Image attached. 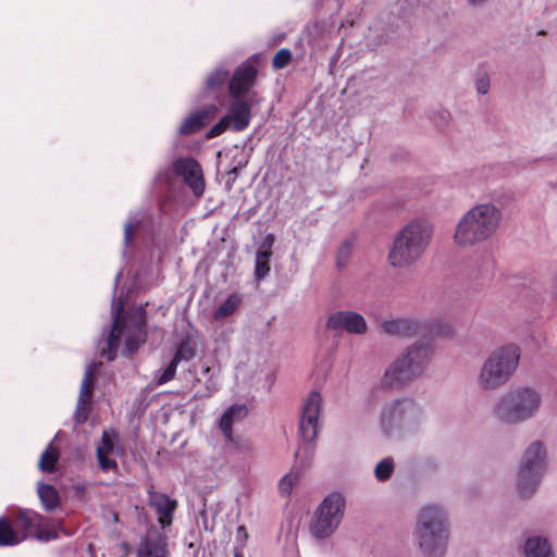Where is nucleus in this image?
<instances>
[{
	"mask_svg": "<svg viewBox=\"0 0 557 557\" xmlns=\"http://www.w3.org/2000/svg\"><path fill=\"white\" fill-rule=\"evenodd\" d=\"M116 434L113 431H104L97 447L98 463L102 470H110L116 467L114 460L109 458L114 450Z\"/></svg>",
	"mask_w": 557,
	"mask_h": 557,
	"instance_id": "4be33fe9",
	"label": "nucleus"
},
{
	"mask_svg": "<svg viewBox=\"0 0 557 557\" xmlns=\"http://www.w3.org/2000/svg\"><path fill=\"white\" fill-rule=\"evenodd\" d=\"M136 230H137V222L136 223L128 222V223L125 224V226H124V240L126 243L131 242L132 236L136 232Z\"/></svg>",
	"mask_w": 557,
	"mask_h": 557,
	"instance_id": "4c0bfd02",
	"label": "nucleus"
},
{
	"mask_svg": "<svg viewBox=\"0 0 557 557\" xmlns=\"http://www.w3.org/2000/svg\"><path fill=\"white\" fill-rule=\"evenodd\" d=\"M257 71L251 65L239 67L230 82L227 113L208 132V137H219L227 131L245 129L251 119L252 109L261 102L256 91H250L256 81Z\"/></svg>",
	"mask_w": 557,
	"mask_h": 557,
	"instance_id": "f257e3e1",
	"label": "nucleus"
},
{
	"mask_svg": "<svg viewBox=\"0 0 557 557\" xmlns=\"http://www.w3.org/2000/svg\"><path fill=\"white\" fill-rule=\"evenodd\" d=\"M171 552L168 545L165 532H160L151 527L141 539L136 557H170Z\"/></svg>",
	"mask_w": 557,
	"mask_h": 557,
	"instance_id": "dca6fc26",
	"label": "nucleus"
},
{
	"mask_svg": "<svg viewBox=\"0 0 557 557\" xmlns=\"http://www.w3.org/2000/svg\"><path fill=\"white\" fill-rule=\"evenodd\" d=\"M13 515L20 528L18 531L25 533L26 537L33 535L37 540L45 542L58 537L55 524L38 512L30 509L17 508L13 511Z\"/></svg>",
	"mask_w": 557,
	"mask_h": 557,
	"instance_id": "f8f14e48",
	"label": "nucleus"
},
{
	"mask_svg": "<svg viewBox=\"0 0 557 557\" xmlns=\"http://www.w3.org/2000/svg\"><path fill=\"white\" fill-rule=\"evenodd\" d=\"M434 355L433 345L418 341L403 350L384 371L380 384L384 388L401 387L421 377Z\"/></svg>",
	"mask_w": 557,
	"mask_h": 557,
	"instance_id": "423d86ee",
	"label": "nucleus"
},
{
	"mask_svg": "<svg viewBox=\"0 0 557 557\" xmlns=\"http://www.w3.org/2000/svg\"><path fill=\"white\" fill-rule=\"evenodd\" d=\"M247 414L248 409L245 405H233L223 412L219 421V429L225 442H234L233 425L243 421Z\"/></svg>",
	"mask_w": 557,
	"mask_h": 557,
	"instance_id": "aec40b11",
	"label": "nucleus"
},
{
	"mask_svg": "<svg viewBox=\"0 0 557 557\" xmlns=\"http://www.w3.org/2000/svg\"><path fill=\"white\" fill-rule=\"evenodd\" d=\"M273 243L274 236L272 234H269L265 237V240L262 244L261 249L257 252L255 274L258 280L265 277L270 272L269 261L272 256L271 248Z\"/></svg>",
	"mask_w": 557,
	"mask_h": 557,
	"instance_id": "5701e85b",
	"label": "nucleus"
},
{
	"mask_svg": "<svg viewBox=\"0 0 557 557\" xmlns=\"http://www.w3.org/2000/svg\"><path fill=\"white\" fill-rule=\"evenodd\" d=\"M524 549L528 557H554L550 544L542 536L530 537Z\"/></svg>",
	"mask_w": 557,
	"mask_h": 557,
	"instance_id": "393cba45",
	"label": "nucleus"
},
{
	"mask_svg": "<svg viewBox=\"0 0 557 557\" xmlns=\"http://www.w3.org/2000/svg\"><path fill=\"white\" fill-rule=\"evenodd\" d=\"M292 58L290 51L288 49L278 50L273 58V66L275 69H283L287 65Z\"/></svg>",
	"mask_w": 557,
	"mask_h": 557,
	"instance_id": "f704fd0d",
	"label": "nucleus"
},
{
	"mask_svg": "<svg viewBox=\"0 0 557 557\" xmlns=\"http://www.w3.org/2000/svg\"><path fill=\"white\" fill-rule=\"evenodd\" d=\"M490 78L486 74L480 75L475 81V89L480 95H486L490 90Z\"/></svg>",
	"mask_w": 557,
	"mask_h": 557,
	"instance_id": "e433bc0d",
	"label": "nucleus"
},
{
	"mask_svg": "<svg viewBox=\"0 0 557 557\" xmlns=\"http://www.w3.org/2000/svg\"><path fill=\"white\" fill-rule=\"evenodd\" d=\"M202 374L207 376L206 389L197 392L196 396L200 398H206L210 397L213 393H215L219 389V384L214 379L215 371L212 370L210 366L203 364Z\"/></svg>",
	"mask_w": 557,
	"mask_h": 557,
	"instance_id": "c85d7f7f",
	"label": "nucleus"
},
{
	"mask_svg": "<svg viewBox=\"0 0 557 557\" xmlns=\"http://www.w3.org/2000/svg\"><path fill=\"white\" fill-rule=\"evenodd\" d=\"M394 472V460L391 457L382 459L374 468V475L379 481L388 480Z\"/></svg>",
	"mask_w": 557,
	"mask_h": 557,
	"instance_id": "7c9ffc66",
	"label": "nucleus"
},
{
	"mask_svg": "<svg viewBox=\"0 0 557 557\" xmlns=\"http://www.w3.org/2000/svg\"><path fill=\"white\" fill-rule=\"evenodd\" d=\"M422 408L412 398L401 397L386 403L381 411L380 425L386 435L411 434L421 425Z\"/></svg>",
	"mask_w": 557,
	"mask_h": 557,
	"instance_id": "6e6552de",
	"label": "nucleus"
},
{
	"mask_svg": "<svg viewBox=\"0 0 557 557\" xmlns=\"http://www.w3.org/2000/svg\"><path fill=\"white\" fill-rule=\"evenodd\" d=\"M234 149L237 150V149H243V148L239 147V145H234Z\"/></svg>",
	"mask_w": 557,
	"mask_h": 557,
	"instance_id": "c03bdc74",
	"label": "nucleus"
},
{
	"mask_svg": "<svg viewBox=\"0 0 557 557\" xmlns=\"http://www.w3.org/2000/svg\"><path fill=\"white\" fill-rule=\"evenodd\" d=\"M218 112L215 104L206 106L199 110L190 112L181 123L178 134L189 136L201 131L209 121L214 119Z\"/></svg>",
	"mask_w": 557,
	"mask_h": 557,
	"instance_id": "f3484780",
	"label": "nucleus"
},
{
	"mask_svg": "<svg viewBox=\"0 0 557 557\" xmlns=\"http://www.w3.org/2000/svg\"><path fill=\"white\" fill-rule=\"evenodd\" d=\"M349 245L348 244H345L341 250H339V255L341 256H344V257H347L349 255Z\"/></svg>",
	"mask_w": 557,
	"mask_h": 557,
	"instance_id": "a19ab883",
	"label": "nucleus"
},
{
	"mask_svg": "<svg viewBox=\"0 0 557 557\" xmlns=\"http://www.w3.org/2000/svg\"><path fill=\"white\" fill-rule=\"evenodd\" d=\"M240 302L237 295L233 294L228 296L214 311L213 318L215 320H223L236 311Z\"/></svg>",
	"mask_w": 557,
	"mask_h": 557,
	"instance_id": "bb28decb",
	"label": "nucleus"
},
{
	"mask_svg": "<svg viewBox=\"0 0 557 557\" xmlns=\"http://www.w3.org/2000/svg\"><path fill=\"white\" fill-rule=\"evenodd\" d=\"M237 536L239 539H242L243 541H245L247 537H248V534H247V531H246V528L240 525L237 528Z\"/></svg>",
	"mask_w": 557,
	"mask_h": 557,
	"instance_id": "ea45409f",
	"label": "nucleus"
},
{
	"mask_svg": "<svg viewBox=\"0 0 557 557\" xmlns=\"http://www.w3.org/2000/svg\"><path fill=\"white\" fill-rule=\"evenodd\" d=\"M177 363L176 360H172L169 366L156 376L157 383L159 385L165 384L171 381L176 373Z\"/></svg>",
	"mask_w": 557,
	"mask_h": 557,
	"instance_id": "473e14b6",
	"label": "nucleus"
},
{
	"mask_svg": "<svg viewBox=\"0 0 557 557\" xmlns=\"http://www.w3.org/2000/svg\"><path fill=\"white\" fill-rule=\"evenodd\" d=\"M520 348L507 343L494 348L482 362L475 384L482 392L496 391L506 385L518 369Z\"/></svg>",
	"mask_w": 557,
	"mask_h": 557,
	"instance_id": "0eeeda50",
	"label": "nucleus"
},
{
	"mask_svg": "<svg viewBox=\"0 0 557 557\" xmlns=\"http://www.w3.org/2000/svg\"><path fill=\"white\" fill-rule=\"evenodd\" d=\"M98 369V363L92 362L88 364L85 371L84 379L81 384V392L77 401L75 419L76 422L83 423L87 419L88 414V405L91 401L92 392H94V375Z\"/></svg>",
	"mask_w": 557,
	"mask_h": 557,
	"instance_id": "a211bd4d",
	"label": "nucleus"
},
{
	"mask_svg": "<svg viewBox=\"0 0 557 557\" xmlns=\"http://www.w3.org/2000/svg\"><path fill=\"white\" fill-rule=\"evenodd\" d=\"M235 557H244V556H242V555H239V554H236V555H235Z\"/></svg>",
	"mask_w": 557,
	"mask_h": 557,
	"instance_id": "a18cd8bd",
	"label": "nucleus"
},
{
	"mask_svg": "<svg viewBox=\"0 0 557 557\" xmlns=\"http://www.w3.org/2000/svg\"><path fill=\"white\" fill-rule=\"evenodd\" d=\"M230 445V450L234 454H248L251 450L250 445L239 437L234 436V442H226Z\"/></svg>",
	"mask_w": 557,
	"mask_h": 557,
	"instance_id": "72a5a7b5",
	"label": "nucleus"
},
{
	"mask_svg": "<svg viewBox=\"0 0 557 557\" xmlns=\"http://www.w3.org/2000/svg\"><path fill=\"white\" fill-rule=\"evenodd\" d=\"M327 330L345 331L352 335H364L368 323L363 315L355 311H337L332 313L325 323Z\"/></svg>",
	"mask_w": 557,
	"mask_h": 557,
	"instance_id": "2eb2a0df",
	"label": "nucleus"
},
{
	"mask_svg": "<svg viewBox=\"0 0 557 557\" xmlns=\"http://www.w3.org/2000/svg\"><path fill=\"white\" fill-rule=\"evenodd\" d=\"M546 447L540 441L532 442L524 450L517 471V492L521 497H530L545 468Z\"/></svg>",
	"mask_w": 557,
	"mask_h": 557,
	"instance_id": "9d476101",
	"label": "nucleus"
},
{
	"mask_svg": "<svg viewBox=\"0 0 557 557\" xmlns=\"http://www.w3.org/2000/svg\"><path fill=\"white\" fill-rule=\"evenodd\" d=\"M247 163V157L245 156L242 160L237 162L238 165H244Z\"/></svg>",
	"mask_w": 557,
	"mask_h": 557,
	"instance_id": "37998d69",
	"label": "nucleus"
},
{
	"mask_svg": "<svg viewBox=\"0 0 557 557\" xmlns=\"http://www.w3.org/2000/svg\"><path fill=\"white\" fill-rule=\"evenodd\" d=\"M543 404V395L537 388L513 386L495 399L491 407V416L500 425L516 426L535 419Z\"/></svg>",
	"mask_w": 557,
	"mask_h": 557,
	"instance_id": "20e7f679",
	"label": "nucleus"
},
{
	"mask_svg": "<svg viewBox=\"0 0 557 557\" xmlns=\"http://www.w3.org/2000/svg\"><path fill=\"white\" fill-rule=\"evenodd\" d=\"M149 506L154 510L158 516V522L163 532L172 524L173 513L177 507V502L171 499L163 493L149 491Z\"/></svg>",
	"mask_w": 557,
	"mask_h": 557,
	"instance_id": "6ab92c4d",
	"label": "nucleus"
},
{
	"mask_svg": "<svg viewBox=\"0 0 557 557\" xmlns=\"http://www.w3.org/2000/svg\"><path fill=\"white\" fill-rule=\"evenodd\" d=\"M382 331L389 336H413L419 331V324L409 318H392L382 321Z\"/></svg>",
	"mask_w": 557,
	"mask_h": 557,
	"instance_id": "412c9836",
	"label": "nucleus"
},
{
	"mask_svg": "<svg viewBox=\"0 0 557 557\" xmlns=\"http://www.w3.org/2000/svg\"><path fill=\"white\" fill-rule=\"evenodd\" d=\"M412 537L424 557H444L450 540V521L446 508L428 504L419 509Z\"/></svg>",
	"mask_w": 557,
	"mask_h": 557,
	"instance_id": "f03ea898",
	"label": "nucleus"
},
{
	"mask_svg": "<svg viewBox=\"0 0 557 557\" xmlns=\"http://www.w3.org/2000/svg\"><path fill=\"white\" fill-rule=\"evenodd\" d=\"M141 309L138 310L136 321L128 325L126 321L122 319V306L119 305L113 312V325L108 338V351L107 357L109 360H113L115 357L116 349L120 345L122 337H125V348L123 354H134L141 342L145 339V320L141 313ZM106 354V351H103Z\"/></svg>",
	"mask_w": 557,
	"mask_h": 557,
	"instance_id": "1a4fd4ad",
	"label": "nucleus"
},
{
	"mask_svg": "<svg viewBox=\"0 0 557 557\" xmlns=\"http://www.w3.org/2000/svg\"><path fill=\"white\" fill-rule=\"evenodd\" d=\"M26 540V534L14 529L7 517H0V546H14Z\"/></svg>",
	"mask_w": 557,
	"mask_h": 557,
	"instance_id": "b1692460",
	"label": "nucleus"
},
{
	"mask_svg": "<svg viewBox=\"0 0 557 557\" xmlns=\"http://www.w3.org/2000/svg\"><path fill=\"white\" fill-rule=\"evenodd\" d=\"M486 0H468V3L472 7H481Z\"/></svg>",
	"mask_w": 557,
	"mask_h": 557,
	"instance_id": "79ce46f5",
	"label": "nucleus"
},
{
	"mask_svg": "<svg viewBox=\"0 0 557 557\" xmlns=\"http://www.w3.org/2000/svg\"><path fill=\"white\" fill-rule=\"evenodd\" d=\"M299 481V474L296 471H290L285 474L278 482V490L282 495H289L294 485Z\"/></svg>",
	"mask_w": 557,
	"mask_h": 557,
	"instance_id": "2f4dec72",
	"label": "nucleus"
},
{
	"mask_svg": "<svg viewBox=\"0 0 557 557\" xmlns=\"http://www.w3.org/2000/svg\"><path fill=\"white\" fill-rule=\"evenodd\" d=\"M433 225L425 219H413L394 236L387 260L393 268L414 264L428 250L433 238Z\"/></svg>",
	"mask_w": 557,
	"mask_h": 557,
	"instance_id": "39448f33",
	"label": "nucleus"
},
{
	"mask_svg": "<svg viewBox=\"0 0 557 557\" xmlns=\"http://www.w3.org/2000/svg\"><path fill=\"white\" fill-rule=\"evenodd\" d=\"M174 173L183 180L196 198L202 197L206 182L200 164L193 158H178L173 164Z\"/></svg>",
	"mask_w": 557,
	"mask_h": 557,
	"instance_id": "4468645a",
	"label": "nucleus"
},
{
	"mask_svg": "<svg viewBox=\"0 0 557 557\" xmlns=\"http://www.w3.org/2000/svg\"><path fill=\"white\" fill-rule=\"evenodd\" d=\"M37 494L42 507L47 511H51L59 506L60 497L57 490L52 485L38 483Z\"/></svg>",
	"mask_w": 557,
	"mask_h": 557,
	"instance_id": "a878e982",
	"label": "nucleus"
},
{
	"mask_svg": "<svg viewBox=\"0 0 557 557\" xmlns=\"http://www.w3.org/2000/svg\"><path fill=\"white\" fill-rule=\"evenodd\" d=\"M227 176H228V178H227V181H226L225 185H226V189H227V190H231V189H232V187H233V184H234V182H235V180H236V176H237V169H236V168H233V169L227 173Z\"/></svg>",
	"mask_w": 557,
	"mask_h": 557,
	"instance_id": "58836bf2",
	"label": "nucleus"
},
{
	"mask_svg": "<svg viewBox=\"0 0 557 557\" xmlns=\"http://www.w3.org/2000/svg\"><path fill=\"white\" fill-rule=\"evenodd\" d=\"M322 401V396L318 392H311L304 400L299 431L307 442H312L319 432Z\"/></svg>",
	"mask_w": 557,
	"mask_h": 557,
	"instance_id": "ddd939ff",
	"label": "nucleus"
},
{
	"mask_svg": "<svg viewBox=\"0 0 557 557\" xmlns=\"http://www.w3.org/2000/svg\"><path fill=\"white\" fill-rule=\"evenodd\" d=\"M59 458L58 449L51 444L47 447V449L41 454L39 460V469L41 471L51 472L54 469V465Z\"/></svg>",
	"mask_w": 557,
	"mask_h": 557,
	"instance_id": "c756f323",
	"label": "nucleus"
},
{
	"mask_svg": "<svg viewBox=\"0 0 557 557\" xmlns=\"http://www.w3.org/2000/svg\"><path fill=\"white\" fill-rule=\"evenodd\" d=\"M195 351L191 346L187 343H183L180 345L174 358L172 360H176L178 363L180 360H189L194 357Z\"/></svg>",
	"mask_w": 557,
	"mask_h": 557,
	"instance_id": "c9c22d12",
	"label": "nucleus"
},
{
	"mask_svg": "<svg viewBox=\"0 0 557 557\" xmlns=\"http://www.w3.org/2000/svg\"><path fill=\"white\" fill-rule=\"evenodd\" d=\"M502 221V210L495 203H478L459 218L454 230L453 243L459 249L473 248L493 238Z\"/></svg>",
	"mask_w": 557,
	"mask_h": 557,
	"instance_id": "7ed1b4c3",
	"label": "nucleus"
},
{
	"mask_svg": "<svg viewBox=\"0 0 557 557\" xmlns=\"http://www.w3.org/2000/svg\"><path fill=\"white\" fill-rule=\"evenodd\" d=\"M230 71L224 66H218L206 79V88L209 90L219 89L227 79Z\"/></svg>",
	"mask_w": 557,
	"mask_h": 557,
	"instance_id": "cd10ccee",
	"label": "nucleus"
},
{
	"mask_svg": "<svg viewBox=\"0 0 557 557\" xmlns=\"http://www.w3.org/2000/svg\"><path fill=\"white\" fill-rule=\"evenodd\" d=\"M345 505V497L341 493L329 494L311 518L310 534L318 540L331 536L342 522Z\"/></svg>",
	"mask_w": 557,
	"mask_h": 557,
	"instance_id": "9b49d317",
	"label": "nucleus"
}]
</instances>
